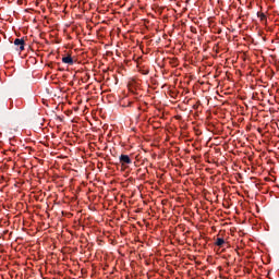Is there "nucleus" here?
<instances>
[{
  "label": "nucleus",
  "mask_w": 279,
  "mask_h": 279,
  "mask_svg": "<svg viewBox=\"0 0 279 279\" xmlns=\"http://www.w3.org/2000/svg\"><path fill=\"white\" fill-rule=\"evenodd\" d=\"M223 243H226V240L223 238H217L214 245H216V247H221Z\"/></svg>",
  "instance_id": "4"
},
{
  "label": "nucleus",
  "mask_w": 279,
  "mask_h": 279,
  "mask_svg": "<svg viewBox=\"0 0 279 279\" xmlns=\"http://www.w3.org/2000/svg\"><path fill=\"white\" fill-rule=\"evenodd\" d=\"M257 16L260 21H267V15L263 12H257Z\"/></svg>",
  "instance_id": "5"
},
{
  "label": "nucleus",
  "mask_w": 279,
  "mask_h": 279,
  "mask_svg": "<svg viewBox=\"0 0 279 279\" xmlns=\"http://www.w3.org/2000/svg\"><path fill=\"white\" fill-rule=\"evenodd\" d=\"M119 160H120V163L122 165V167L125 165H132V159L130 158L129 155H120Z\"/></svg>",
  "instance_id": "2"
},
{
  "label": "nucleus",
  "mask_w": 279,
  "mask_h": 279,
  "mask_svg": "<svg viewBox=\"0 0 279 279\" xmlns=\"http://www.w3.org/2000/svg\"><path fill=\"white\" fill-rule=\"evenodd\" d=\"M14 45L19 49V51H25V39L16 38L14 40Z\"/></svg>",
  "instance_id": "1"
},
{
  "label": "nucleus",
  "mask_w": 279,
  "mask_h": 279,
  "mask_svg": "<svg viewBox=\"0 0 279 279\" xmlns=\"http://www.w3.org/2000/svg\"><path fill=\"white\" fill-rule=\"evenodd\" d=\"M62 62L63 64H70L73 65V57H71V54H68L66 57H62Z\"/></svg>",
  "instance_id": "3"
}]
</instances>
